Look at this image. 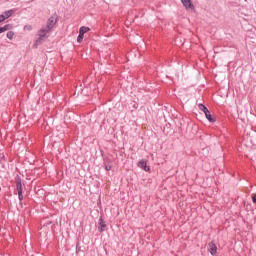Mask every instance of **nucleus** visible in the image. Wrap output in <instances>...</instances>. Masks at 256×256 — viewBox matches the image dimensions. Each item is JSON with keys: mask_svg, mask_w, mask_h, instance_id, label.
Returning a JSON list of instances; mask_svg holds the SVG:
<instances>
[{"mask_svg": "<svg viewBox=\"0 0 256 256\" xmlns=\"http://www.w3.org/2000/svg\"><path fill=\"white\" fill-rule=\"evenodd\" d=\"M51 30H49V28H47V26H44L40 29V31L38 32L39 38L36 40L35 45H41V43H43V39H47V34L50 32Z\"/></svg>", "mask_w": 256, "mask_h": 256, "instance_id": "nucleus-1", "label": "nucleus"}, {"mask_svg": "<svg viewBox=\"0 0 256 256\" xmlns=\"http://www.w3.org/2000/svg\"><path fill=\"white\" fill-rule=\"evenodd\" d=\"M55 25H57V17L51 16L47 21L46 28L51 31V29H53Z\"/></svg>", "mask_w": 256, "mask_h": 256, "instance_id": "nucleus-2", "label": "nucleus"}, {"mask_svg": "<svg viewBox=\"0 0 256 256\" xmlns=\"http://www.w3.org/2000/svg\"><path fill=\"white\" fill-rule=\"evenodd\" d=\"M208 251L212 256L217 255V245L215 244V242H210L208 244Z\"/></svg>", "mask_w": 256, "mask_h": 256, "instance_id": "nucleus-3", "label": "nucleus"}, {"mask_svg": "<svg viewBox=\"0 0 256 256\" xmlns=\"http://www.w3.org/2000/svg\"><path fill=\"white\" fill-rule=\"evenodd\" d=\"M16 194H23V184L21 183V179L16 181Z\"/></svg>", "mask_w": 256, "mask_h": 256, "instance_id": "nucleus-4", "label": "nucleus"}, {"mask_svg": "<svg viewBox=\"0 0 256 256\" xmlns=\"http://www.w3.org/2000/svg\"><path fill=\"white\" fill-rule=\"evenodd\" d=\"M181 3L185 9H195V6H193V2H191V0H181Z\"/></svg>", "mask_w": 256, "mask_h": 256, "instance_id": "nucleus-5", "label": "nucleus"}, {"mask_svg": "<svg viewBox=\"0 0 256 256\" xmlns=\"http://www.w3.org/2000/svg\"><path fill=\"white\" fill-rule=\"evenodd\" d=\"M138 167L140 169H144V171H149L150 170V168L147 166V161H145V160H140L138 162Z\"/></svg>", "mask_w": 256, "mask_h": 256, "instance_id": "nucleus-6", "label": "nucleus"}, {"mask_svg": "<svg viewBox=\"0 0 256 256\" xmlns=\"http://www.w3.org/2000/svg\"><path fill=\"white\" fill-rule=\"evenodd\" d=\"M106 227H107V224H105V221H103V218H99L98 231H100V233H103V231H105Z\"/></svg>", "mask_w": 256, "mask_h": 256, "instance_id": "nucleus-7", "label": "nucleus"}, {"mask_svg": "<svg viewBox=\"0 0 256 256\" xmlns=\"http://www.w3.org/2000/svg\"><path fill=\"white\" fill-rule=\"evenodd\" d=\"M204 115L210 123H215V117H213V115H211V112L209 110L207 112H205Z\"/></svg>", "mask_w": 256, "mask_h": 256, "instance_id": "nucleus-8", "label": "nucleus"}, {"mask_svg": "<svg viewBox=\"0 0 256 256\" xmlns=\"http://www.w3.org/2000/svg\"><path fill=\"white\" fill-rule=\"evenodd\" d=\"M2 15H3L5 20L9 19V17H11V15H13V10L5 11Z\"/></svg>", "mask_w": 256, "mask_h": 256, "instance_id": "nucleus-9", "label": "nucleus"}, {"mask_svg": "<svg viewBox=\"0 0 256 256\" xmlns=\"http://www.w3.org/2000/svg\"><path fill=\"white\" fill-rule=\"evenodd\" d=\"M88 31H90L89 27H85V26H82L79 29V33L82 34V35H85V33H88Z\"/></svg>", "mask_w": 256, "mask_h": 256, "instance_id": "nucleus-10", "label": "nucleus"}, {"mask_svg": "<svg viewBox=\"0 0 256 256\" xmlns=\"http://www.w3.org/2000/svg\"><path fill=\"white\" fill-rule=\"evenodd\" d=\"M198 109L200 111H203L204 113H207L209 111V109H207L206 106L203 104H198Z\"/></svg>", "mask_w": 256, "mask_h": 256, "instance_id": "nucleus-11", "label": "nucleus"}, {"mask_svg": "<svg viewBox=\"0 0 256 256\" xmlns=\"http://www.w3.org/2000/svg\"><path fill=\"white\" fill-rule=\"evenodd\" d=\"M14 36H15V32L13 31H9L6 34L7 39H10V40L13 39Z\"/></svg>", "mask_w": 256, "mask_h": 256, "instance_id": "nucleus-12", "label": "nucleus"}, {"mask_svg": "<svg viewBox=\"0 0 256 256\" xmlns=\"http://www.w3.org/2000/svg\"><path fill=\"white\" fill-rule=\"evenodd\" d=\"M11 29V24H6L2 27V31L5 33V31H9Z\"/></svg>", "mask_w": 256, "mask_h": 256, "instance_id": "nucleus-13", "label": "nucleus"}, {"mask_svg": "<svg viewBox=\"0 0 256 256\" xmlns=\"http://www.w3.org/2000/svg\"><path fill=\"white\" fill-rule=\"evenodd\" d=\"M112 167H113V165L111 164V162H109L108 164L105 163V169H106L107 171H111Z\"/></svg>", "mask_w": 256, "mask_h": 256, "instance_id": "nucleus-14", "label": "nucleus"}, {"mask_svg": "<svg viewBox=\"0 0 256 256\" xmlns=\"http://www.w3.org/2000/svg\"><path fill=\"white\" fill-rule=\"evenodd\" d=\"M83 37H84V34H81V33L79 32V35H78V37H77L78 43H81V42L83 41Z\"/></svg>", "mask_w": 256, "mask_h": 256, "instance_id": "nucleus-15", "label": "nucleus"}, {"mask_svg": "<svg viewBox=\"0 0 256 256\" xmlns=\"http://www.w3.org/2000/svg\"><path fill=\"white\" fill-rule=\"evenodd\" d=\"M3 21H5V16H3L2 14H0V23H3Z\"/></svg>", "mask_w": 256, "mask_h": 256, "instance_id": "nucleus-16", "label": "nucleus"}, {"mask_svg": "<svg viewBox=\"0 0 256 256\" xmlns=\"http://www.w3.org/2000/svg\"><path fill=\"white\" fill-rule=\"evenodd\" d=\"M27 30H28V31H31V26H25V27H24V31H27Z\"/></svg>", "mask_w": 256, "mask_h": 256, "instance_id": "nucleus-17", "label": "nucleus"}, {"mask_svg": "<svg viewBox=\"0 0 256 256\" xmlns=\"http://www.w3.org/2000/svg\"><path fill=\"white\" fill-rule=\"evenodd\" d=\"M18 199H19V201H22L23 200V194H18Z\"/></svg>", "mask_w": 256, "mask_h": 256, "instance_id": "nucleus-18", "label": "nucleus"}, {"mask_svg": "<svg viewBox=\"0 0 256 256\" xmlns=\"http://www.w3.org/2000/svg\"><path fill=\"white\" fill-rule=\"evenodd\" d=\"M253 203H256V193L252 196Z\"/></svg>", "mask_w": 256, "mask_h": 256, "instance_id": "nucleus-19", "label": "nucleus"}, {"mask_svg": "<svg viewBox=\"0 0 256 256\" xmlns=\"http://www.w3.org/2000/svg\"><path fill=\"white\" fill-rule=\"evenodd\" d=\"M1 33H4L2 27H0V35H1Z\"/></svg>", "mask_w": 256, "mask_h": 256, "instance_id": "nucleus-20", "label": "nucleus"}, {"mask_svg": "<svg viewBox=\"0 0 256 256\" xmlns=\"http://www.w3.org/2000/svg\"><path fill=\"white\" fill-rule=\"evenodd\" d=\"M0 191H1V187H0Z\"/></svg>", "mask_w": 256, "mask_h": 256, "instance_id": "nucleus-21", "label": "nucleus"}]
</instances>
